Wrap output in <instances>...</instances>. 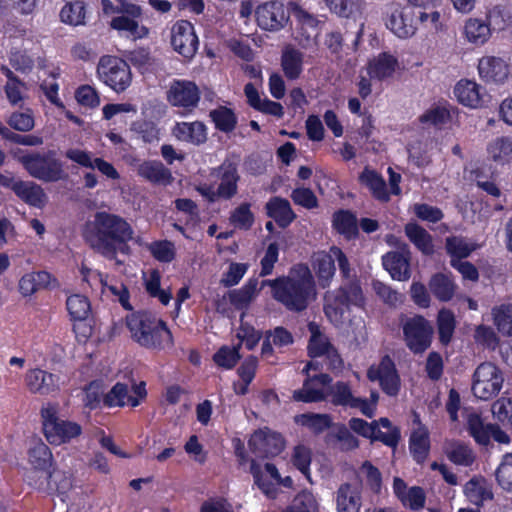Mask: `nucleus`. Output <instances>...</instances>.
I'll list each match as a JSON object with an SVG mask.
<instances>
[{"label":"nucleus","instance_id":"680f3d73","mask_svg":"<svg viewBox=\"0 0 512 512\" xmlns=\"http://www.w3.org/2000/svg\"><path fill=\"white\" fill-rule=\"evenodd\" d=\"M150 253L160 262H171L175 258V246L168 240L152 242L148 247Z\"/></svg>","mask_w":512,"mask_h":512},{"label":"nucleus","instance_id":"72a5a7b5","mask_svg":"<svg viewBox=\"0 0 512 512\" xmlns=\"http://www.w3.org/2000/svg\"><path fill=\"white\" fill-rule=\"evenodd\" d=\"M292 343V334L284 327L279 326L273 330L266 331L261 353L263 356L267 357L273 353V345L277 348H281L291 345Z\"/></svg>","mask_w":512,"mask_h":512},{"label":"nucleus","instance_id":"20e7f679","mask_svg":"<svg viewBox=\"0 0 512 512\" xmlns=\"http://www.w3.org/2000/svg\"><path fill=\"white\" fill-rule=\"evenodd\" d=\"M17 160L32 178L45 183L58 182L68 177L63 162L56 157L54 151L29 152Z\"/></svg>","mask_w":512,"mask_h":512},{"label":"nucleus","instance_id":"2eb2a0df","mask_svg":"<svg viewBox=\"0 0 512 512\" xmlns=\"http://www.w3.org/2000/svg\"><path fill=\"white\" fill-rule=\"evenodd\" d=\"M171 44L174 50L185 58L190 59L195 55L199 42L189 21L181 20L173 25Z\"/></svg>","mask_w":512,"mask_h":512},{"label":"nucleus","instance_id":"dca6fc26","mask_svg":"<svg viewBox=\"0 0 512 512\" xmlns=\"http://www.w3.org/2000/svg\"><path fill=\"white\" fill-rule=\"evenodd\" d=\"M132 391L133 394L128 385L118 382L104 395L103 402L108 407H122L125 405L136 407L139 405L140 399L146 395L145 383L141 382L139 385H133Z\"/></svg>","mask_w":512,"mask_h":512},{"label":"nucleus","instance_id":"5fc2aeb1","mask_svg":"<svg viewBox=\"0 0 512 512\" xmlns=\"http://www.w3.org/2000/svg\"><path fill=\"white\" fill-rule=\"evenodd\" d=\"M446 249L450 255L460 260L468 257L476 249V245L462 237L453 236L446 239Z\"/></svg>","mask_w":512,"mask_h":512},{"label":"nucleus","instance_id":"e433bc0d","mask_svg":"<svg viewBox=\"0 0 512 512\" xmlns=\"http://www.w3.org/2000/svg\"><path fill=\"white\" fill-rule=\"evenodd\" d=\"M454 93L462 104L477 107L481 100L480 86L474 81L461 80L457 83Z\"/></svg>","mask_w":512,"mask_h":512},{"label":"nucleus","instance_id":"c756f323","mask_svg":"<svg viewBox=\"0 0 512 512\" xmlns=\"http://www.w3.org/2000/svg\"><path fill=\"white\" fill-rule=\"evenodd\" d=\"M404 232L409 241L423 254L431 255L434 252L433 238L425 228L409 222L405 225Z\"/></svg>","mask_w":512,"mask_h":512},{"label":"nucleus","instance_id":"4d7b16f0","mask_svg":"<svg viewBox=\"0 0 512 512\" xmlns=\"http://www.w3.org/2000/svg\"><path fill=\"white\" fill-rule=\"evenodd\" d=\"M210 116L216 128L223 132H230L236 126V116L229 108L219 107L218 109L212 110Z\"/></svg>","mask_w":512,"mask_h":512},{"label":"nucleus","instance_id":"bb28decb","mask_svg":"<svg viewBox=\"0 0 512 512\" xmlns=\"http://www.w3.org/2000/svg\"><path fill=\"white\" fill-rule=\"evenodd\" d=\"M15 194L23 202L33 207L42 208L47 202L44 189L33 181L21 180L15 189Z\"/></svg>","mask_w":512,"mask_h":512},{"label":"nucleus","instance_id":"c9c22d12","mask_svg":"<svg viewBox=\"0 0 512 512\" xmlns=\"http://www.w3.org/2000/svg\"><path fill=\"white\" fill-rule=\"evenodd\" d=\"M362 184L366 185L372 195L379 201L388 202L390 197L386 189L384 179L375 171L364 169L359 177Z\"/></svg>","mask_w":512,"mask_h":512},{"label":"nucleus","instance_id":"6e6d98bb","mask_svg":"<svg viewBox=\"0 0 512 512\" xmlns=\"http://www.w3.org/2000/svg\"><path fill=\"white\" fill-rule=\"evenodd\" d=\"M496 480L502 489L512 491V453L503 455L495 472Z\"/></svg>","mask_w":512,"mask_h":512},{"label":"nucleus","instance_id":"3c124183","mask_svg":"<svg viewBox=\"0 0 512 512\" xmlns=\"http://www.w3.org/2000/svg\"><path fill=\"white\" fill-rule=\"evenodd\" d=\"M67 310L71 318L75 321L85 320L90 313V303L88 299L82 295H72L66 301Z\"/></svg>","mask_w":512,"mask_h":512},{"label":"nucleus","instance_id":"de8ad7c7","mask_svg":"<svg viewBox=\"0 0 512 512\" xmlns=\"http://www.w3.org/2000/svg\"><path fill=\"white\" fill-rule=\"evenodd\" d=\"M329 10L339 17L351 18L360 13L362 0H324Z\"/></svg>","mask_w":512,"mask_h":512},{"label":"nucleus","instance_id":"338daca9","mask_svg":"<svg viewBox=\"0 0 512 512\" xmlns=\"http://www.w3.org/2000/svg\"><path fill=\"white\" fill-rule=\"evenodd\" d=\"M65 157L79 166L88 169H94V160L97 158L92 152L79 148L67 149Z\"/></svg>","mask_w":512,"mask_h":512},{"label":"nucleus","instance_id":"09e8293b","mask_svg":"<svg viewBox=\"0 0 512 512\" xmlns=\"http://www.w3.org/2000/svg\"><path fill=\"white\" fill-rule=\"evenodd\" d=\"M296 422L319 434L331 426V417L327 414L307 413L296 416Z\"/></svg>","mask_w":512,"mask_h":512},{"label":"nucleus","instance_id":"e2e57ef3","mask_svg":"<svg viewBox=\"0 0 512 512\" xmlns=\"http://www.w3.org/2000/svg\"><path fill=\"white\" fill-rule=\"evenodd\" d=\"M284 512H318L316 499L309 492L299 493Z\"/></svg>","mask_w":512,"mask_h":512},{"label":"nucleus","instance_id":"aec40b11","mask_svg":"<svg viewBox=\"0 0 512 512\" xmlns=\"http://www.w3.org/2000/svg\"><path fill=\"white\" fill-rule=\"evenodd\" d=\"M25 382L32 393L46 395L60 387V378L41 369H33L26 373Z\"/></svg>","mask_w":512,"mask_h":512},{"label":"nucleus","instance_id":"473e14b6","mask_svg":"<svg viewBox=\"0 0 512 512\" xmlns=\"http://www.w3.org/2000/svg\"><path fill=\"white\" fill-rule=\"evenodd\" d=\"M428 285L431 293L442 302L450 301L457 288L454 281L443 273L433 275Z\"/></svg>","mask_w":512,"mask_h":512},{"label":"nucleus","instance_id":"9b49d317","mask_svg":"<svg viewBox=\"0 0 512 512\" xmlns=\"http://www.w3.org/2000/svg\"><path fill=\"white\" fill-rule=\"evenodd\" d=\"M367 378L372 382H378L382 391L389 396H396L399 393L400 376L394 361L388 355L382 357L379 364L369 367Z\"/></svg>","mask_w":512,"mask_h":512},{"label":"nucleus","instance_id":"6ab92c4d","mask_svg":"<svg viewBox=\"0 0 512 512\" xmlns=\"http://www.w3.org/2000/svg\"><path fill=\"white\" fill-rule=\"evenodd\" d=\"M250 471L255 484L268 497L275 498L277 488L275 483L280 482V475L274 464L266 463L262 469L254 460L251 462Z\"/></svg>","mask_w":512,"mask_h":512},{"label":"nucleus","instance_id":"13d9d810","mask_svg":"<svg viewBox=\"0 0 512 512\" xmlns=\"http://www.w3.org/2000/svg\"><path fill=\"white\" fill-rule=\"evenodd\" d=\"M240 344L237 346H222L213 356L214 362L225 369H232L238 360Z\"/></svg>","mask_w":512,"mask_h":512},{"label":"nucleus","instance_id":"4468645a","mask_svg":"<svg viewBox=\"0 0 512 512\" xmlns=\"http://www.w3.org/2000/svg\"><path fill=\"white\" fill-rule=\"evenodd\" d=\"M255 16L258 26L270 32L281 30L289 19L284 5L277 1L259 5L255 10Z\"/></svg>","mask_w":512,"mask_h":512},{"label":"nucleus","instance_id":"a211bd4d","mask_svg":"<svg viewBox=\"0 0 512 512\" xmlns=\"http://www.w3.org/2000/svg\"><path fill=\"white\" fill-rule=\"evenodd\" d=\"M478 72L485 82L502 84L509 75L510 69L507 62L496 56H484L479 60Z\"/></svg>","mask_w":512,"mask_h":512},{"label":"nucleus","instance_id":"a878e982","mask_svg":"<svg viewBox=\"0 0 512 512\" xmlns=\"http://www.w3.org/2000/svg\"><path fill=\"white\" fill-rule=\"evenodd\" d=\"M412 16L409 10L395 9L389 16L386 26L399 38L411 37L416 31Z\"/></svg>","mask_w":512,"mask_h":512},{"label":"nucleus","instance_id":"7ed1b4c3","mask_svg":"<svg viewBox=\"0 0 512 512\" xmlns=\"http://www.w3.org/2000/svg\"><path fill=\"white\" fill-rule=\"evenodd\" d=\"M126 322L132 339L145 348H164L172 344L166 324L151 314L134 313L127 316Z\"/></svg>","mask_w":512,"mask_h":512},{"label":"nucleus","instance_id":"4be33fe9","mask_svg":"<svg viewBox=\"0 0 512 512\" xmlns=\"http://www.w3.org/2000/svg\"><path fill=\"white\" fill-rule=\"evenodd\" d=\"M335 502L337 512H359L362 505L359 488L342 483L335 492Z\"/></svg>","mask_w":512,"mask_h":512},{"label":"nucleus","instance_id":"f8f14e48","mask_svg":"<svg viewBox=\"0 0 512 512\" xmlns=\"http://www.w3.org/2000/svg\"><path fill=\"white\" fill-rule=\"evenodd\" d=\"M166 99L170 105L189 112L198 105L200 91L192 81L174 80L166 91Z\"/></svg>","mask_w":512,"mask_h":512},{"label":"nucleus","instance_id":"b1692460","mask_svg":"<svg viewBox=\"0 0 512 512\" xmlns=\"http://www.w3.org/2000/svg\"><path fill=\"white\" fill-rule=\"evenodd\" d=\"M137 173L147 181L158 184L168 185L173 181L171 171L160 161H144L137 167Z\"/></svg>","mask_w":512,"mask_h":512},{"label":"nucleus","instance_id":"f3484780","mask_svg":"<svg viewBox=\"0 0 512 512\" xmlns=\"http://www.w3.org/2000/svg\"><path fill=\"white\" fill-rule=\"evenodd\" d=\"M410 258L409 246L401 244L399 250L387 252L383 255L382 263L394 280L407 281L411 276Z\"/></svg>","mask_w":512,"mask_h":512},{"label":"nucleus","instance_id":"bf43d9fd","mask_svg":"<svg viewBox=\"0 0 512 512\" xmlns=\"http://www.w3.org/2000/svg\"><path fill=\"white\" fill-rule=\"evenodd\" d=\"M310 331L312 335L308 345L309 355L312 357L324 356L333 345L330 343L329 339L320 333L312 324H310Z\"/></svg>","mask_w":512,"mask_h":512},{"label":"nucleus","instance_id":"c03bdc74","mask_svg":"<svg viewBox=\"0 0 512 512\" xmlns=\"http://www.w3.org/2000/svg\"><path fill=\"white\" fill-rule=\"evenodd\" d=\"M60 19L63 23L78 26L85 23V5L83 1L69 2L60 11Z\"/></svg>","mask_w":512,"mask_h":512},{"label":"nucleus","instance_id":"f704fd0d","mask_svg":"<svg viewBox=\"0 0 512 512\" xmlns=\"http://www.w3.org/2000/svg\"><path fill=\"white\" fill-rule=\"evenodd\" d=\"M464 33L470 43L482 45L489 40L492 32L485 20L469 18L465 23Z\"/></svg>","mask_w":512,"mask_h":512},{"label":"nucleus","instance_id":"69168bd1","mask_svg":"<svg viewBox=\"0 0 512 512\" xmlns=\"http://www.w3.org/2000/svg\"><path fill=\"white\" fill-rule=\"evenodd\" d=\"M373 288L376 294L390 306H397L403 302L404 296L401 293L380 281H375Z\"/></svg>","mask_w":512,"mask_h":512},{"label":"nucleus","instance_id":"393cba45","mask_svg":"<svg viewBox=\"0 0 512 512\" xmlns=\"http://www.w3.org/2000/svg\"><path fill=\"white\" fill-rule=\"evenodd\" d=\"M265 209L267 215L282 228L290 225L296 218L289 201L281 197H272L266 203Z\"/></svg>","mask_w":512,"mask_h":512},{"label":"nucleus","instance_id":"052dcab7","mask_svg":"<svg viewBox=\"0 0 512 512\" xmlns=\"http://www.w3.org/2000/svg\"><path fill=\"white\" fill-rule=\"evenodd\" d=\"M293 399L305 403L319 402L326 399V394L323 390L314 388L310 379H306L303 387L293 392Z\"/></svg>","mask_w":512,"mask_h":512},{"label":"nucleus","instance_id":"603ef678","mask_svg":"<svg viewBox=\"0 0 512 512\" xmlns=\"http://www.w3.org/2000/svg\"><path fill=\"white\" fill-rule=\"evenodd\" d=\"M466 420L469 433L475 441L481 445H487L489 424L485 425L477 413H469Z\"/></svg>","mask_w":512,"mask_h":512},{"label":"nucleus","instance_id":"f03ea898","mask_svg":"<svg viewBox=\"0 0 512 512\" xmlns=\"http://www.w3.org/2000/svg\"><path fill=\"white\" fill-rule=\"evenodd\" d=\"M272 289L273 298L288 311L302 312L316 299L317 291L308 266L298 264L287 276L264 281Z\"/></svg>","mask_w":512,"mask_h":512},{"label":"nucleus","instance_id":"c85d7f7f","mask_svg":"<svg viewBox=\"0 0 512 512\" xmlns=\"http://www.w3.org/2000/svg\"><path fill=\"white\" fill-rule=\"evenodd\" d=\"M173 134L180 141L196 145L204 143L207 139L205 125L199 121L177 123L173 129Z\"/></svg>","mask_w":512,"mask_h":512},{"label":"nucleus","instance_id":"0eeeda50","mask_svg":"<svg viewBox=\"0 0 512 512\" xmlns=\"http://www.w3.org/2000/svg\"><path fill=\"white\" fill-rule=\"evenodd\" d=\"M324 311L331 320H338L350 305L361 306L364 303V295L360 284L351 281L341 286L334 293H327Z\"/></svg>","mask_w":512,"mask_h":512},{"label":"nucleus","instance_id":"79ce46f5","mask_svg":"<svg viewBox=\"0 0 512 512\" xmlns=\"http://www.w3.org/2000/svg\"><path fill=\"white\" fill-rule=\"evenodd\" d=\"M257 280H250L242 288L229 292L231 304L237 309L246 308L257 294Z\"/></svg>","mask_w":512,"mask_h":512},{"label":"nucleus","instance_id":"49530a36","mask_svg":"<svg viewBox=\"0 0 512 512\" xmlns=\"http://www.w3.org/2000/svg\"><path fill=\"white\" fill-rule=\"evenodd\" d=\"M494 324L498 331L512 336V304H501L492 309Z\"/></svg>","mask_w":512,"mask_h":512},{"label":"nucleus","instance_id":"5701e85b","mask_svg":"<svg viewBox=\"0 0 512 512\" xmlns=\"http://www.w3.org/2000/svg\"><path fill=\"white\" fill-rule=\"evenodd\" d=\"M312 267L318 278L319 285L322 288L329 286L336 271L335 257L331 249L329 252L319 251L314 253L312 256Z\"/></svg>","mask_w":512,"mask_h":512},{"label":"nucleus","instance_id":"7c9ffc66","mask_svg":"<svg viewBox=\"0 0 512 512\" xmlns=\"http://www.w3.org/2000/svg\"><path fill=\"white\" fill-rule=\"evenodd\" d=\"M398 66L397 59L387 53H381L371 60L367 66V74L371 78L383 80L391 77Z\"/></svg>","mask_w":512,"mask_h":512},{"label":"nucleus","instance_id":"a19ab883","mask_svg":"<svg viewBox=\"0 0 512 512\" xmlns=\"http://www.w3.org/2000/svg\"><path fill=\"white\" fill-rule=\"evenodd\" d=\"M29 462L38 470H47L52 464V453L43 442H35L29 449Z\"/></svg>","mask_w":512,"mask_h":512},{"label":"nucleus","instance_id":"cd10ccee","mask_svg":"<svg viewBox=\"0 0 512 512\" xmlns=\"http://www.w3.org/2000/svg\"><path fill=\"white\" fill-rule=\"evenodd\" d=\"M304 55L292 45L284 47L281 55V66L288 79L295 80L303 71Z\"/></svg>","mask_w":512,"mask_h":512},{"label":"nucleus","instance_id":"39448f33","mask_svg":"<svg viewBox=\"0 0 512 512\" xmlns=\"http://www.w3.org/2000/svg\"><path fill=\"white\" fill-rule=\"evenodd\" d=\"M43 430L50 444L61 445L77 438L82 433L81 426L58 416L56 406L48 405L41 410Z\"/></svg>","mask_w":512,"mask_h":512},{"label":"nucleus","instance_id":"58836bf2","mask_svg":"<svg viewBox=\"0 0 512 512\" xmlns=\"http://www.w3.org/2000/svg\"><path fill=\"white\" fill-rule=\"evenodd\" d=\"M429 434L424 427L416 429L410 437V451L418 463H422L427 458L429 452Z\"/></svg>","mask_w":512,"mask_h":512},{"label":"nucleus","instance_id":"423d86ee","mask_svg":"<svg viewBox=\"0 0 512 512\" xmlns=\"http://www.w3.org/2000/svg\"><path fill=\"white\" fill-rule=\"evenodd\" d=\"M400 325L403 330V340L411 352L421 354L430 347L434 328L425 317L421 315L408 317L401 314Z\"/></svg>","mask_w":512,"mask_h":512},{"label":"nucleus","instance_id":"0e129e2a","mask_svg":"<svg viewBox=\"0 0 512 512\" xmlns=\"http://www.w3.org/2000/svg\"><path fill=\"white\" fill-rule=\"evenodd\" d=\"M419 119L421 123L438 127L444 125L450 119V113L445 107L436 106L427 110Z\"/></svg>","mask_w":512,"mask_h":512},{"label":"nucleus","instance_id":"412c9836","mask_svg":"<svg viewBox=\"0 0 512 512\" xmlns=\"http://www.w3.org/2000/svg\"><path fill=\"white\" fill-rule=\"evenodd\" d=\"M218 177L220 178L217 188L219 197L225 200L234 197L238 192L237 183L240 179L236 165L231 162H224L218 168Z\"/></svg>","mask_w":512,"mask_h":512},{"label":"nucleus","instance_id":"4c0bfd02","mask_svg":"<svg viewBox=\"0 0 512 512\" xmlns=\"http://www.w3.org/2000/svg\"><path fill=\"white\" fill-rule=\"evenodd\" d=\"M489 157L497 162L504 164L512 158V139L502 136L491 141L487 146Z\"/></svg>","mask_w":512,"mask_h":512},{"label":"nucleus","instance_id":"2f4dec72","mask_svg":"<svg viewBox=\"0 0 512 512\" xmlns=\"http://www.w3.org/2000/svg\"><path fill=\"white\" fill-rule=\"evenodd\" d=\"M443 449L448 459L454 464L469 466L475 460L472 449L463 442L456 440L446 441Z\"/></svg>","mask_w":512,"mask_h":512},{"label":"nucleus","instance_id":"a18cd8bd","mask_svg":"<svg viewBox=\"0 0 512 512\" xmlns=\"http://www.w3.org/2000/svg\"><path fill=\"white\" fill-rule=\"evenodd\" d=\"M455 327L456 321L454 314L450 310H440L437 317V328L439 340L442 344L447 345L450 343Z\"/></svg>","mask_w":512,"mask_h":512},{"label":"nucleus","instance_id":"8fccbe9b","mask_svg":"<svg viewBox=\"0 0 512 512\" xmlns=\"http://www.w3.org/2000/svg\"><path fill=\"white\" fill-rule=\"evenodd\" d=\"M464 491L469 500L477 505L493 498L492 492L487 489L483 480H469L465 485Z\"/></svg>","mask_w":512,"mask_h":512},{"label":"nucleus","instance_id":"774afa93","mask_svg":"<svg viewBox=\"0 0 512 512\" xmlns=\"http://www.w3.org/2000/svg\"><path fill=\"white\" fill-rule=\"evenodd\" d=\"M103 397L102 384L93 381L84 389L83 403L85 407L95 409L99 406Z\"/></svg>","mask_w":512,"mask_h":512},{"label":"nucleus","instance_id":"9d476101","mask_svg":"<svg viewBox=\"0 0 512 512\" xmlns=\"http://www.w3.org/2000/svg\"><path fill=\"white\" fill-rule=\"evenodd\" d=\"M325 394L326 398L328 397L335 406L358 409L364 416L368 418L373 417V407L368 404L366 398L354 394L349 382L337 381L329 387L328 392Z\"/></svg>","mask_w":512,"mask_h":512},{"label":"nucleus","instance_id":"6e6552de","mask_svg":"<svg viewBox=\"0 0 512 512\" xmlns=\"http://www.w3.org/2000/svg\"><path fill=\"white\" fill-rule=\"evenodd\" d=\"M99 79L116 92L124 91L131 83L129 65L114 56H103L97 65Z\"/></svg>","mask_w":512,"mask_h":512},{"label":"nucleus","instance_id":"ea45409f","mask_svg":"<svg viewBox=\"0 0 512 512\" xmlns=\"http://www.w3.org/2000/svg\"><path fill=\"white\" fill-rule=\"evenodd\" d=\"M328 437L329 441L336 442L337 448L343 452L354 450L359 446V440L344 424L336 425Z\"/></svg>","mask_w":512,"mask_h":512},{"label":"nucleus","instance_id":"37998d69","mask_svg":"<svg viewBox=\"0 0 512 512\" xmlns=\"http://www.w3.org/2000/svg\"><path fill=\"white\" fill-rule=\"evenodd\" d=\"M333 225L335 229L347 238L355 237L358 233L357 219L349 211H339L334 214Z\"/></svg>","mask_w":512,"mask_h":512},{"label":"nucleus","instance_id":"f257e3e1","mask_svg":"<svg viewBox=\"0 0 512 512\" xmlns=\"http://www.w3.org/2000/svg\"><path fill=\"white\" fill-rule=\"evenodd\" d=\"M133 236L134 230L124 218L104 211L96 212L83 230V237L88 245L111 260L116 258L118 252L128 253L127 243Z\"/></svg>","mask_w":512,"mask_h":512},{"label":"nucleus","instance_id":"ddd939ff","mask_svg":"<svg viewBox=\"0 0 512 512\" xmlns=\"http://www.w3.org/2000/svg\"><path fill=\"white\" fill-rule=\"evenodd\" d=\"M250 450L258 457L268 458L279 455L284 449V440L279 433L268 428L255 431L248 442Z\"/></svg>","mask_w":512,"mask_h":512},{"label":"nucleus","instance_id":"864d4df0","mask_svg":"<svg viewBox=\"0 0 512 512\" xmlns=\"http://www.w3.org/2000/svg\"><path fill=\"white\" fill-rule=\"evenodd\" d=\"M230 223L238 229L248 230L254 222V215L250 210V204L242 203L235 208L229 218Z\"/></svg>","mask_w":512,"mask_h":512},{"label":"nucleus","instance_id":"1a4fd4ad","mask_svg":"<svg viewBox=\"0 0 512 512\" xmlns=\"http://www.w3.org/2000/svg\"><path fill=\"white\" fill-rule=\"evenodd\" d=\"M503 375L496 365L491 362L481 363L473 375V394L482 400L495 397L502 388Z\"/></svg>","mask_w":512,"mask_h":512}]
</instances>
